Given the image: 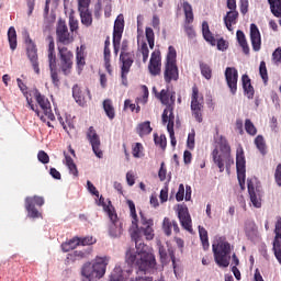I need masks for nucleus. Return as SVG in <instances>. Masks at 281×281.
<instances>
[{
	"label": "nucleus",
	"mask_w": 281,
	"mask_h": 281,
	"mask_svg": "<svg viewBox=\"0 0 281 281\" xmlns=\"http://www.w3.org/2000/svg\"><path fill=\"white\" fill-rule=\"evenodd\" d=\"M108 265V257H95L93 262L83 263L80 271L81 281H94L104 278Z\"/></svg>",
	"instance_id": "4"
},
{
	"label": "nucleus",
	"mask_w": 281,
	"mask_h": 281,
	"mask_svg": "<svg viewBox=\"0 0 281 281\" xmlns=\"http://www.w3.org/2000/svg\"><path fill=\"white\" fill-rule=\"evenodd\" d=\"M250 42L254 52H260L262 47V37L260 36V30L255 23L250 24Z\"/></svg>",
	"instance_id": "25"
},
{
	"label": "nucleus",
	"mask_w": 281,
	"mask_h": 281,
	"mask_svg": "<svg viewBox=\"0 0 281 281\" xmlns=\"http://www.w3.org/2000/svg\"><path fill=\"white\" fill-rule=\"evenodd\" d=\"M99 205H102V207H103L104 212H106L110 221H115V218H117V213H115V209L111 204V201H109L108 204H105L104 196L101 195L99 198Z\"/></svg>",
	"instance_id": "33"
},
{
	"label": "nucleus",
	"mask_w": 281,
	"mask_h": 281,
	"mask_svg": "<svg viewBox=\"0 0 281 281\" xmlns=\"http://www.w3.org/2000/svg\"><path fill=\"white\" fill-rule=\"evenodd\" d=\"M56 36L57 43H61V45H71L74 42V34L69 32L67 22H65L63 19H59L57 22Z\"/></svg>",
	"instance_id": "12"
},
{
	"label": "nucleus",
	"mask_w": 281,
	"mask_h": 281,
	"mask_svg": "<svg viewBox=\"0 0 281 281\" xmlns=\"http://www.w3.org/2000/svg\"><path fill=\"white\" fill-rule=\"evenodd\" d=\"M154 142L156 144V146H160L164 149H166V146L168 144L167 139H166V135L161 134L160 136H158L157 134H154Z\"/></svg>",
	"instance_id": "51"
},
{
	"label": "nucleus",
	"mask_w": 281,
	"mask_h": 281,
	"mask_svg": "<svg viewBox=\"0 0 281 281\" xmlns=\"http://www.w3.org/2000/svg\"><path fill=\"white\" fill-rule=\"evenodd\" d=\"M144 151V145L142 143H136L132 148V155L135 159H139L142 157V153Z\"/></svg>",
	"instance_id": "53"
},
{
	"label": "nucleus",
	"mask_w": 281,
	"mask_h": 281,
	"mask_svg": "<svg viewBox=\"0 0 281 281\" xmlns=\"http://www.w3.org/2000/svg\"><path fill=\"white\" fill-rule=\"evenodd\" d=\"M136 133L139 137H145V135H150L153 133V127L150 126L149 121H145L137 125Z\"/></svg>",
	"instance_id": "39"
},
{
	"label": "nucleus",
	"mask_w": 281,
	"mask_h": 281,
	"mask_svg": "<svg viewBox=\"0 0 281 281\" xmlns=\"http://www.w3.org/2000/svg\"><path fill=\"white\" fill-rule=\"evenodd\" d=\"M224 23L227 27L228 32H232L234 29L233 25L238 23V12L237 11H228L224 16Z\"/></svg>",
	"instance_id": "32"
},
{
	"label": "nucleus",
	"mask_w": 281,
	"mask_h": 281,
	"mask_svg": "<svg viewBox=\"0 0 281 281\" xmlns=\"http://www.w3.org/2000/svg\"><path fill=\"white\" fill-rule=\"evenodd\" d=\"M148 71L150 76L157 77L161 76V52L154 50L151 53L149 64H148Z\"/></svg>",
	"instance_id": "18"
},
{
	"label": "nucleus",
	"mask_w": 281,
	"mask_h": 281,
	"mask_svg": "<svg viewBox=\"0 0 281 281\" xmlns=\"http://www.w3.org/2000/svg\"><path fill=\"white\" fill-rule=\"evenodd\" d=\"M212 157L215 166H217L220 172H225L229 170L232 166H234V159L232 158V147L227 142V138L221 136L217 146L212 151Z\"/></svg>",
	"instance_id": "3"
},
{
	"label": "nucleus",
	"mask_w": 281,
	"mask_h": 281,
	"mask_svg": "<svg viewBox=\"0 0 281 281\" xmlns=\"http://www.w3.org/2000/svg\"><path fill=\"white\" fill-rule=\"evenodd\" d=\"M245 131L251 137H255V135H258V128H256V125H254V122H251V120L249 119L245 120Z\"/></svg>",
	"instance_id": "46"
},
{
	"label": "nucleus",
	"mask_w": 281,
	"mask_h": 281,
	"mask_svg": "<svg viewBox=\"0 0 281 281\" xmlns=\"http://www.w3.org/2000/svg\"><path fill=\"white\" fill-rule=\"evenodd\" d=\"M33 95L38 104V106L42 109L45 117H48L50 122H54L56 120V116L54 115V112L52 111V103L49 102V99L45 97L44 94L38 91V89H35L33 91Z\"/></svg>",
	"instance_id": "13"
},
{
	"label": "nucleus",
	"mask_w": 281,
	"mask_h": 281,
	"mask_svg": "<svg viewBox=\"0 0 281 281\" xmlns=\"http://www.w3.org/2000/svg\"><path fill=\"white\" fill-rule=\"evenodd\" d=\"M194 137H196V132H194V130H191V133H189L187 139V147L189 148V150H194Z\"/></svg>",
	"instance_id": "56"
},
{
	"label": "nucleus",
	"mask_w": 281,
	"mask_h": 281,
	"mask_svg": "<svg viewBox=\"0 0 281 281\" xmlns=\"http://www.w3.org/2000/svg\"><path fill=\"white\" fill-rule=\"evenodd\" d=\"M37 159L41 164H47L49 161V155L45 150H40L37 154Z\"/></svg>",
	"instance_id": "60"
},
{
	"label": "nucleus",
	"mask_w": 281,
	"mask_h": 281,
	"mask_svg": "<svg viewBox=\"0 0 281 281\" xmlns=\"http://www.w3.org/2000/svg\"><path fill=\"white\" fill-rule=\"evenodd\" d=\"M87 45L81 44L80 47L76 49V63L77 67H85L87 65Z\"/></svg>",
	"instance_id": "31"
},
{
	"label": "nucleus",
	"mask_w": 281,
	"mask_h": 281,
	"mask_svg": "<svg viewBox=\"0 0 281 281\" xmlns=\"http://www.w3.org/2000/svg\"><path fill=\"white\" fill-rule=\"evenodd\" d=\"M248 186V194L250 196V201L254 205V207H262V194L260 192V189L254 187V181L248 180L247 181Z\"/></svg>",
	"instance_id": "23"
},
{
	"label": "nucleus",
	"mask_w": 281,
	"mask_h": 281,
	"mask_svg": "<svg viewBox=\"0 0 281 281\" xmlns=\"http://www.w3.org/2000/svg\"><path fill=\"white\" fill-rule=\"evenodd\" d=\"M57 49L59 64L56 61V44L54 43V40H50L47 49V60L50 79L56 89L60 87V77L58 76L59 71L64 76H69L74 70V52L66 46H58Z\"/></svg>",
	"instance_id": "2"
},
{
	"label": "nucleus",
	"mask_w": 281,
	"mask_h": 281,
	"mask_svg": "<svg viewBox=\"0 0 281 281\" xmlns=\"http://www.w3.org/2000/svg\"><path fill=\"white\" fill-rule=\"evenodd\" d=\"M214 260L218 267H229V260H232V245L229 241L220 239L217 244L212 245Z\"/></svg>",
	"instance_id": "6"
},
{
	"label": "nucleus",
	"mask_w": 281,
	"mask_h": 281,
	"mask_svg": "<svg viewBox=\"0 0 281 281\" xmlns=\"http://www.w3.org/2000/svg\"><path fill=\"white\" fill-rule=\"evenodd\" d=\"M172 228L175 234H179L180 229H179V224L177 223V221L172 220L170 217H165L162 221V232L164 234H166L167 236H172Z\"/></svg>",
	"instance_id": "27"
},
{
	"label": "nucleus",
	"mask_w": 281,
	"mask_h": 281,
	"mask_svg": "<svg viewBox=\"0 0 281 281\" xmlns=\"http://www.w3.org/2000/svg\"><path fill=\"white\" fill-rule=\"evenodd\" d=\"M8 41H9V45H10V49L12 52H14V49H16L18 46V42H16V29H14V26H11L8 30Z\"/></svg>",
	"instance_id": "43"
},
{
	"label": "nucleus",
	"mask_w": 281,
	"mask_h": 281,
	"mask_svg": "<svg viewBox=\"0 0 281 281\" xmlns=\"http://www.w3.org/2000/svg\"><path fill=\"white\" fill-rule=\"evenodd\" d=\"M24 204L29 218H41V212H38L36 205L38 207H43V205H45V199L43 196H26Z\"/></svg>",
	"instance_id": "9"
},
{
	"label": "nucleus",
	"mask_w": 281,
	"mask_h": 281,
	"mask_svg": "<svg viewBox=\"0 0 281 281\" xmlns=\"http://www.w3.org/2000/svg\"><path fill=\"white\" fill-rule=\"evenodd\" d=\"M255 146L261 155H267V142L265 140V136L258 135L255 138Z\"/></svg>",
	"instance_id": "44"
},
{
	"label": "nucleus",
	"mask_w": 281,
	"mask_h": 281,
	"mask_svg": "<svg viewBox=\"0 0 281 281\" xmlns=\"http://www.w3.org/2000/svg\"><path fill=\"white\" fill-rule=\"evenodd\" d=\"M237 42L239 43V46L241 47L244 54L246 56H249V44L247 43V37L245 36V32L238 30L236 33Z\"/></svg>",
	"instance_id": "37"
},
{
	"label": "nucleus",
	"mask_w": 281,
	"mask_h": 281,
	"mask_svg": "<svg viewBox=\"0 0 281 281\" xmlns=\"http://www.w3.org/2000/svg\"><path fill=\"white\" fill-rule=\"evenodd\" d=\"M241 82L245 95L248 98V100H254L256 91L254 90V86H251V79L249 78V76L243 75Z\"/></svg>",
	"instance_id": "28"
},
{
	"label": "nucleus",
	"mask_w": 281,
	"mask_h": 281,
	"mask_svg": "<svg viewBox=\"0 0 281 281\" xmlns=\"http://www.w3.org/2000/svg\"><path fill=\"white\" fill-rule=\"evenodd\" d=\"M202 34L207 43L216 45V38H214V35H212V32L210 31V24L205 21L202 23Z\"/></svg>",
	"instance_id": "41"
},
{
	"label": "nucleus",
	"mask_w": 281,
	"mask_h": 281,
	"mask_svg": "<svg viewBox=\"0 0 281 281\" xmlns=\"http://www.w3.org/2000/svg\"><path fill=\"white\" fill-rule=\"evenodd\" d=\"M182 10L184 12V23L190 25V23H194V11L192 10V4L188 1L182 2Z\"/></svg>",
	"instance_id": "34"
},
{
	"label": "nucleus",
	"mask_w": 281,
	"mask_h": 281,
	"mask_svg": "<svg viewBox=\"0 0 281 281\" xmlns=\"http://www.w3.org/2000/svg\"><path fill=\"white\" fill-rule=\"evenodd\" d=\"M111 221V225L109 227V235L112 237V238H120V236H122V222H120V220L117 218V215H116V218L115 220H110Z\"/></svg>",
	"instance_id": "29"
},
{
	"label": "nucleus",
	"mask_w": 281,
	"mask_h": 281,
	"mask_svg": "<svg viewBox=\"0 0 281 281\" xmlns=\"http://www.w3.org/2000/svg\"><path fill=\"white\" fill-rule=\"evenodd\" d=\"M202 34L207 43L216 45V38H214V35H212V32L210 31V24L205 21L202 23Z\"/></svg>",
	"instance_id": "40"
},
{
	"label": "nucleus",
	"mask_w": 281,
	"mask_h": 281,
	"mask_svg": "<svg viewBox=\"0 0 281 281\" xmlns=\"http://www.w3.org/2000/svg\"><path fill=\"white\" fill-rule=\"evenodd\" d=\"M274 179L278 186H281V164L277 166Z\"/></svg>",
	"instance_id": "64"
},
{
	"label": "nucleus",
	"mask_w": 281,
	"mask_h": 281,
	"mask_svg": "<svg viewBox=\"0 0 281 281\" xmlns=\"http://www.w3.org/2000/svg\"><path fill=\"white\" fill-rule=\"evenodd\" d=\"M87 139L92 146V150L99 159H102L104 154L102 153V149H100V146L102 143L100 142V136L98 135V132H95V128L93 126H90L87 132Z\"/></svg>",
	"instance_id": "16"
},
{
	"label": "nucleus",
	"mask_w": 281,
	"mask_h": 281,
	"mask_svg": "<svg viewBox=\"0 0 281 281\" xmlns=\"http://www.w3.org/2000/svg\"><path fill=\"white\" fill-rule=\"evenodd\" d=\"M139 52L143 56V63H147L150 50L148 49V44H146V42L142 43Z\"/></svg>",
	"instance_id": "55"
},
{
	"label": "nucleus",
	"mask_w": 281,
	"mask_h": 281,
	"mask_svg": "<svg viewBox=\"0 0 281 281\" xmlns=\"http://www.w3.org/2000/svg\"><path fill=\"white\" fill-rule=\"evenodd\" d=\"M159 199L161 203H166V201H168V186H165V188L161 189Z\"/></svg>",
	"instance_id": "61"
},
{
	"label": "nucleus",
	"mask_w": 281,
	"mask_h": 281,
	"mask_svg": "<svg viewBox=\"0 0 281 281\" xmlns=\"http://www.w3.org/2000/svg\"><path fill=\"white\" fill-rule=\"evenodd\" d=\"M16 82L20 91H22L24 98H26V102L30 109H32L34 113H36L37 117H40L42 122H47V120L45 119V115L41 114V111H38V109L34 106V104L32 103L33 102L32 99H30V97L27 95V86L23 83V80H21V78H18Z\"/></svg>",
	"instance_id": "24"
},
{
	"label": "nucleus",
	"mask_w": 281,
	"mask_h": 281,
	"mask_svg": "<svg viewBox=\"0 0 281 281\" xmlns=\"http://www.w3.org/2000/svg\"><path fill=\"white\" fill-rule=\"evenodd\" d=\"M66 159V166L69 170V173L74 177H78V167L76 166V162H74V158L71 156H65Z\"/></svg>",
	"instance_id": "45"
},
{
	"label": "nucleus",
	"mask_w": 281,
	"mask_h": 281,
	"mask_svg": "<svg viewBox=\"0 0 281 281\" xmlns=\"http://www.w3.org/2000/svg\"><path fill=\"white\" fill-rule=\"evenodd\" d=\"M270 5V11L272 12L273 16H277L279 20V25L281 26V0H268Z\"/></svg>",
	"instance_id": "36"
},
{
	"label": "nucleus",
	"mask_w": 281,
	"mask_h": 281,
	"mask_svg": "<svg viewBox=\"0 0 281 281\" xmlns=\"http://www.w3.org/2000/svg\"><path fill=\"white\" fill-rule=\"evenodd\" d=\"M272 60H273L274 65H280V63H281V47H278L272 53Z\"/></svg>",
	"instance_id": "59"
},
{
	"label": "nucleus",
	"mask_w": 281,
	"mask_h": 281,
	"mask_svg": "<svg viewBox=\"0 0 281 281\" xmlns=\"http://www.w3.org/2000/svg\"><path fill=\"white\" fill-rule=\"evenodd\" d=\"M177 214L180 221L181 227L192 234V217L190 216V211L187 205L178 204Z\"/></svg>",
	"instance_id": "15"
},
{
	"label": "nucleus",
	"mask_w": 281,
	"mask_h": 281,
	"mask_svg": "<svg viewBox=\"0 0 281 281\" xmlns=\"http://www.w3.org/2000/svg\"><path fill=\"white\" fill-rule=\"evenodd\" d=\"M167 131L169 135H172L175 133V111H169L167 113Z\"/></svg>",
	"instance_id": "47"
},
{
	"label": "nucleus",
	"mask_w": 281,
	"mask_h": 281,
	"mask_svg": "<svg viewBox=\"0 0 281 281\" xmlns=\"http://www.w3.org/2000/svg\"><path fill=\"white\" fill-rule=\"evenodd\" d=\"M205 104V100L203 99V95L199 93V88L196 86L192 87V94H191V113L201 124L203 122V108Z\"/></svg>",
	"instance_id": "8"
},
{
	"label": "nucleus",
	"mask_w": 281,
	"mask_h": 281,
	"mask_svg": "<svg viewBox=\"0 0 281 281\" xmlns=\"http://www.w3.org/2000/svg\"><path fill=\"white\" fill-rule=\"evenodd\" d=\"M259 76L263 80V83L267 85L269 82V74L267 71V63L260 61L259 65Z\"/></svg>",
	"instance_id": "49"
},
{
	"label": "nucleus",
	"mask_w": 281,
	"mask_h": 281,
	"mask_svg": "<svg viewBox=\"0 0 281 281\" xmlns=\"http://www.w3.org/2000/svg\"><path fill=\"white\" fill-rule=\"evenodd\" d=\"M127 205L130 207L131 216H132V227L131 238L135 243L134 249H127L125 252V262L127 265H137L140 271H146V269H153L155 267V254L150 250L148 245L142 241V233L139 232V226L137 225V211L135 210V203L133 201H127Z\"/></svg>",
	"instance_id": "1"
},
{
	"label": "nucleus",
	"mask_w": 281,
	"mask_h": 281,
	"mask_svg": "<svg viewBox=\"0 0 281 281\" xmlns=\"http://www.w3.org/2000/svg\"><path fill=\"white\" fill-rule=\"evenodd\" d=\"M72 97L77 102V104H79V106H85V104H87V100L85 99V93H82L80 86L75 85L72 87Z\"/></svg>",
	"instance_id": "35"
},
{
	"label": "nucleus",
	"mask_w": 281,
	"mask_h": 281,
	"mask_svg": "<svg viewBox=\"0 0 281 281\" xmlns=\"http://www.w3.org/2000/svg\"><path fill=\"white\" fill-rule=\"evenodd\" d=\"M103 110L109 120H115V106H113V101L111 99H105L103 101Z\"/></svg>",
	"instance_id": "38"
},
{
	"label": "nucleus",
	"mask_w": 281,
	"mask_h": 281,
	"mask_svg": "<svg viewBox=\"0 0 281 281\" xmlns=\"http://www.w3.org/2000/svg\"><path fill=\"white\" fill-rule=\"evenodd\" d=\"M92 251L93 249L89 247L81 250H74L71 252H68L66 256V265H74L75 262H80V260H88Z\"/></svg>",
	"instance_id": "17"
},
{
	"label": "nucleus",
	"mask_w": 281,
	"mask_h": 281,
	"mask_svg": "<svg viewBox=\"0 0 281 281\" xmlns=\"http://www.w3.org/2000/svg\"><path fill=\"white\" fill-rule=\"evenodd\" d=\"M140 223L143 225L140 229L146 240H153V238H155V229L153 228L155 222L153 221V218H146V216H144V213H140Z\"/></svg>",
	"instance_id": "22"
},
{
	"label": "nucleus",
	"mask_w": 281,
	"mask_h": 281,
	"mask_svg": "<svg viewBox=\"0 0 281 281\" xmlns=\"http://www.w3.org/2000/svg\"><path fill=\"white\" fill-rule=\"evenodd\" d=\"M184 31L189 38H194L196 36V32H194V27H192L190 25H186Z\"/></svg>",
	"instance_id": "62"
},
{
	"label": "nucleus",
	"mask_w": 281,
	"mask_h": 281,
	"mask_svg": "<svg viewBox=\"0 0 281 281\" xmlns=\"http://www.w3.org/2000/svg\"><path fill=\"white\" fill-rule=\"evenodd\" d=\"M146 41L151 49H155V31L150 27L145 29Z\"/></svg>",
	"instance_id": "48"
},
{
	"label": "nucleus",
	"mask_w": 281,
	"mask_h": 281,
	"mask_svg": "<svg viewBox=\"0 0 281 281\" xmlns=\"http://www.w3.org/2000/svg\"><path fill=\"white\" fill-rule=\"evenodd\" d=\"M122 34H124V20L116 19L113 29V47L114 54L120 52V43H122Z\"/></svg>",
	"instance_id": "20"
},
{
	"label": "nucleus",
	"mask_w": 281,
	"mask_h": 281,
	"mask_svg": "<svg viewBox=\"0 0 281 281\" xmlns=\"http://www.w3.org/2000/svg\"><path fill=\"white\" fill-rule=\"evenodd\" d=\"M97 239L93 236H87V237H79V246L81 245L82 247L95 245Z\"/></svg>",
	"instance_id": "52"
},
{
	"label": "nucleus",
	"mask_w": 281,
	"mask_h": 281,
	"mask_svg": "<svg viewBox=\"0 0 281 281\" xmlns=\"http://www.w3.org/2000/svg\"><path fill=\"white\" fill-rule=\"evenodd\" d=\"M274 234L273 251L278 262L281 265V217L277 218Z\"/></svg>",
	"instance_id": "21"
},
{
	"label": "nucleus",
	"mask_w": 281,
	"mask_h": 281,
	"mask_svg": "<svg viewBox=\"0 0 281 281\" xmlns=\"http://www.w3.org/2000/svg\"><path fill=\"white\" fill-rule=\"evenodd\" d=\"M168 175V170L166 169V162L160 164V169L158 171V178L160 181H166V176Z\"/></svg>",
	"instance_id": "58"
},
{
	"label": "nucleus",
	"mask_w": 281,
	"mask_h": 281,
	"mask_svg": "<svg viewBox=\"0 0 281 281\" xmlns=\"http://www.w3.org/2000/svg\"><path fill=\"white\" fill-rule=\"evenodd\" d=\"M225 78L227 87L231 89V93L236 95V91H238V70L236 68L227 67L225 70Z\"/></svg>",
	"instance_id": "19"
},
{
	"label": "nucleus",
	"mask_w": 281,
	"mask_h": 281,
	"mask_svg": "<svg viewBox=\"0 0 281 281\" xmlns=\"http://www.w3.org/2000/svg\"><path fill=\"white\" fill-rule=\"evenodd\" d=\"M133 274V269L122 270V267L116 266L110 274L109 281H126Z\"/></svg>",
	"instance_id": "26"
},
{
	"label": "nucleus",
	"mask_w": 281,
	"mask_h": 281,
	"mask_svg": "<svg viewBox=\"0 0 281 281\" xmlns=\"http://www.w3.org/2000/svg\"><path fill=\"white\" fill-rule=\"evenodd\" d=\"M200 69H201L202 76L206 80H211L212 79V68L210 67V65H207L205 63H200Z\"/></svg>",
	"instance_id": "50"
},
{
	"label": "nucleus",
	"mask_w": 281,
	"mask_h": 281,
	"mask_svg": "<svg viewBox=\"0 0 281 281\" xmlns=\"http://www.w3.org/2000/svg\"><path fill=\"white\" fill-rule=\"evenodd\" d=\"M158 252H159L160 262L162 265H167V262H168V251L166 250V247H164V245L158 246Z\"/></svg>",
	"instance_id": "54"
},
{
	"label": "nucleus",
	"mask_w": 281,
	"mask_h": 281,
	"mask_svg": "<svg viewBox=\"0 0 281 281\" xmlns=\"http://www.w3.org/2000/svg\"><path fill=\"white\" fill-rule=\"evenodd\" d=\"M25 45H26V55L32 65L34 72L38 76L41 75V67L38 63V48H36V44L32 41V37L27 35L25 37Z\"/></svg>",
	"instance_id": "10"
},
{
	"label": "nucleus",
	"mask_w": 281,
	"mask_h": 281,
	"mask_svg": "<svg viewBox=\"0 0 281 281\" xmlns=\"http://www.w3.org/2000/svg\"><path fill=\"white\" fill-rule=\"evenodd\" d=\"M78 10L82 25H86V27L91 26L93 23V16L91 15V11H89V7H78Z\"/></svg>",
	"instance_id": "30"
},
{
	"label": "nucleus",
	"mask_w": 281,
	"mask_h": 281,
	"mask_svg": "<svg viewBox=\"0 0 281 281\" xmlns=\"http://www.w3.org/2000/svg\"><path fill=\"white\" fill-rule=\"evenodd\" d=\"M69 27L71 33L76 32L78 30V20L69 18Z\"/></svg>",
	"instance_id": "63"
},
{
	"label": "nucleus",
	"mask_w": 281,
	"mask_h": 281,
	"mask_svg": "<svg viewBox=\"0 0 281 281\" xmlns=\"http://www.w3.org/2000/svg\"><path fill=\"white\" fill-rule=\"evenodd\" d=\"M121 66V78L122 85L126 87L128 85V72L131 71V67H133V63H135V53H123L120 54Z\"/></svg>",
	"instance_id": "11"
},
{
	"label": "nucleus",
	"mask_w": 281,
	"mask_h": 281,
	"mask_svg": "<svg viewBox=\"0 0 281 281\" xmlns=\"http://www.w3.org/2000/svg\"><path fill=\"white\" fill-rule=\"evenodd\" d=\"M186 196V187L181 183L179 184L178 192L176 194V201L180 202L183 201Z\"/></svg>",
	"instance_id": "57"
},
{
	"label": "nucleus",
	"mask_w": 281,
	"mask_h": 281,
	"mask_svg": "<svg viewBox=\"0 0 281 281\" xmlns=\"http://www.w3.org/2000/svg\"><path fill=\"white\" fill-rule=\"evenodd\" d=\"M200 239L204 251L210 249V238L207 237V231L203 226H199Z\"/></svg>",
	"instance_id": "42"
},
{
	"label": "nucleus",
	"mask_w": 281,
	"mask_h": 281,
	"mask_svg": "<svg viewBox=\"0 0 281 281\" xmlns=\"http://www.w3.org/2000/svg\"><path fill=\"white\" fill-rule=\"evenodd\" d=\"M246 164L247 161L245 160V151L243 149L237 150L236 169H237L238 183L241 190H245V179H246V172H247Z\"/></svg>",
	"instance_id": "14"
},
{
	"label": "nucleus",
	"mask_w": 281,
	"mask_h": 281,
	"mask_svg": "<svg viewBox=\"0 0 281 281\" xmlns=\"http://www.w3.org/2000/svg\"><path fill=\"white\" fill-rule=\"evenodd\" d=\"M164 78L167 85H170L172 80H179V67H177V49L175 46L168 47Z\"/></svg>",
	"instance_id": "5"
},
{
	"label": "nucleus",
	"mask_w": 281,
	"mask_h": 281,
	"mask_svg": "<svg viewBox=\"0 0 281 281\" xmlns=\"http://www.w3.org/2000/svg\"><path fill=\"white\" fill-rule=\"evenodd\" d=\"M153 91L161 104L166 106L162 112V124H168V112L175 111V102H177V92L170 91V89H162L157 92V88H153Z\"/></svg>",
	"instance_id": "7"
}]
</instances>
